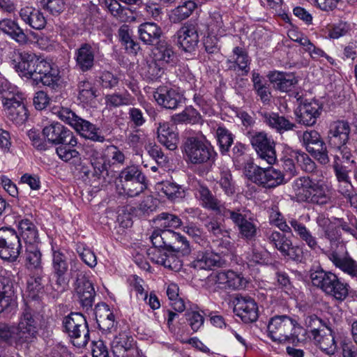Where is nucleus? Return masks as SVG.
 <instances>
[{"mask_svg": "<svg viewBox=\"0 0 357 357\" xmlns=\"http://www.w3.org/2000/svg\"><path fill=\"white\" fill-rule=\"evenodd\" d=\"M15 69L22 76L31 78L37 84L54 86L59 80V70L44 59L38 58L34 54L22 52Z\"/></svg>", "mask_w": 357, "mask_h": 357, "instance_id": "f257e3e1", "label": "nucleus"}, {"mask_svg": "<svg viewBox=\"0 0 357 357\" xmlns=\"http://www.w3.org/2000/svg\"><path fill=\"white\" fill-rule=\"evenodd\" d=\"M268 332L274 342L296 344L305 340V331L292 317L286 314L271 317L268 324Z\"/></svg>", "mask_w": 357, "mask_h": 357, "instance_id": "f03ea898", "label": "nucleus"}, {"mask_svg": "<svg viewBox=\"0 0 357 357\" xmlns=\"http://www.w3.org/2000/svg\"><path fill=\"white\" fill-rule=\"evenodd\" d=\"M310 279L314 286L337 301H342L348 296L349 284L342 281L331 271H326L321 268L311 271Z\"/></svg>", "mask_w": 357, "mask_h": 357, "instance_id": "7ed1b4c3", "label": "nucleus"}, {"mask_svg": "<svg viewBox=\"0 0 357 357\" xmlns=\"http://www.w3.org/2000/svg\"><path fill=\"white\" fill-rule=\"evenodd\" d=\"M186 161L193 165H202L215 160L216 153L209 142L204 137H189L183 144Z\"/></svg>", "mask_w": 357, "mask_h": 357, "instance_id": "20e7f679", "label": "nucleus"}, {"mask_svg": "<svg viewBox=\"0 0 357 357\" xmlns=\"http://www.w3.org/2000/svg\"><path fill=\"white\" fill-rule=\"evenodd\" d=\"M63 331L72 344L77 348L84 347L90 338V332L85 317L79 312H71L63 319Z\"/></svg>", "mask_w": 357, "mask_h": 357, "instance_id": "39448f33", "label": "nucleus"}, {"mask_svg": "<svg viewBox=\"0 0 357 357\" xmlns=\"http://www.w3.org/2000/svg\"><path fill=\"white\" fill-rule=\"evenodd\" d=\"M0 99L7 118L17 125L23 124L28 119V110L23 93L18 91H3Z\"/></svg>", "mask_w": 357, "mask_h": 357, "instance_id": "423d86ee", "label": "nucleus"}, {"mask_svg": "<svg viewBox=\"0 0 357 357\" xmlns=\"http://www.w3.org/2000/svg\"><path fill=\"white\" fill-rule=\"evenodd\" d=\"M59 118L70 126L84 138L93 142H103L105 137L101 135L100 129L94 124L86 121L67 107H62L57 112Z\"/></svg>", "mask_w": 357, "mask_h": 357, "instance_id": "0eeeda50", "label": "nucleus"}, {"mask_svg": "<svg viewBox=\"0 0 357 357\" xmlns=\"http://www.w3.org/2000/svg\"><path fill=\"white\" fill-rule=\"evenodd\" d=\"M245 175L252 182L265 188H273L283 183L284 175L273 167L262 168L252 162L247 163Z\"/></svg>", "mask_w": 357, "mask_h": 357, "instance_id": "6e6552de", "label": "nucleus"}, {"mask_svg": "<svg viewBox=\"0 0 357 357\" xmlns=\"http://www.w3.org/2000/svg\"><path fill=\"white\" fill-rule=\"evenodd\" d=\"M18 344L21 347L34 342L39 334V324L31 310L26 308L19 317L15 326Z\"/></svg>", "mask_w": 357, "mask_h": 357, "instance_id": "1a4fd4ad", "label": "nucleus"}, {"mask_svg": "<svg viewBox=\"0 0 357 357\" xmlns=\"http://www.w3.org/2000/svg\"><path fill=\"white\" fill-rule=\"evenodd\" d=\"M247 280L232 271L212 272L206 278V284L213 291L218 289H239L246 287Z\"/></svg>", "mask_w": 357, "mask_h": 357, "instance_id": "9d476101", "label": "nucleus"}, {"mask_svg": "<svg viewBox=\"0 0 357 357\" xmlns=\"http://www.w3.org/2000/svg\"><path fill=\"white\" fill-rule=\"evenodd\" d=\"M22 243L17 231L11 227L0 228V257L15 261L22 251Z\"/></svg>", "mask_w": 357, "mask_h": 357, "instance_id": "9b49d317", "label": "nucleus"}, {"mask_svg": "<svg viewBox=\"0 0 357 357\" xmlns=\"http://www.w3.org/2000/svg\"><path fill=\"white\" fill-rule=\"evenodd\" d=\"M252 146L260 158L269 165L277 160L275 144L273 139L265 132H249L248 133Z\"/></svg>", "mask_w": 357, "mask_h": 357, "instance_id": "f8f14e48", "label": "nucleus"}, {"mask_svg": "<svg viewBox=\"0 0 357 357\" xmlns=\"http://www.w3.org/2000/svg\"><path fill=\"white\" fill-rule=\"evenodd\" d=\"M268 241L275 248L280 254L289 259L301 261L303 252L301 248L294 245L290 238L278 231H268L266 234Z\"/></svg>", "mask_w": 357, "mask_h": 357, "instance_id": "ddd939ff", "label": "nucleus"}, {"mask_svg": "<svg viewBox=\"0 0 357 357\" xmlns=\"http://www.w3.org/2000/svg\"><path fill=\"white\" fill-rule=\"evenodd\" d=\"M42 133L46 141L54 145L63 144L75 147L78 143L73 132L59 122L45 126Z\"/></svg>", "mask_w": 357, "mask_h": 357, "instance_id": "4468645a", "label": "nucleus"}, {"mask_svg": "<svg viewBox=\"0 0 357 357\" xmlns=\"http://www.w3.org/2000/svg\"><path fill=\"white\" fill-rule=\"evenodd\" d=\"M52 269L54 285L53 288L62 292L68 287L69 280L66 276L68 270V257L60 250L52 249Z\"/></svg>", "mask_w": 357, "mask_h": 357, "instance_id": "2eb2a0df", "label": "nucleus"}, {"mask_svg": "<svg viewBox=\"0 0 357 357\" xmlns=\"http://www.w3.org/2000/svg\"><path fill=\"white\" fill-rule=\"evenodd\" d=\"M75 273V296L84 310L88 311L91 309L96 296L93 284L86 278L84 272L76 271L72 272L73 277Z\"/></svg>", "mask_w": 357, "mask_h": 357, "instance_id": "dca6fc26", "label": "nucleus"}, {"mask_svg": "<svg viewBox=\"0 0 357 357\" xmlns=\"http://www.w3.org/2000/svg\"><path fill=\"white\" fill-rule=\"evenodd\" d=\"M198 29L197 23L188 22L177 31V43L183 51L190 52L197 46L199 41Z\"/></svg>", "mask_w": 357, "mask_h": 357, "instance_id": "f3484780", "label": "nucleus"}, {"mask_svg": "<svg viewBox=\"0 0 357 357\" xmlns=\"http://www.w3.org/2000/svg\"><path fill=\"white\" fill-rule=\"evenodd\" d=\"M111 347L114 357H135L138 354L139 349L134 338L126 332L115 336Z\"/></svg>", "mask_w": 357, "mask_h": 357, "instance_id": "a211bd4d", "label": "nucleus"}, {"mask_svg": "<svg viewBox=\"0 0 357 357\" xmlns=\"http://www.w3.org/2000/svg\"><path fill=\"white\" fill-rule=\"evenodd\" d=\"M342 252L335 250L330 251L328 257L333 264L343 273L351 277H357V261L347 252L344 245H340Z\"/></svg>", "mask_w": 357, "mask_h": 357, "instance_id": "6ab92c4d", "label": "nucleus"}, {"mask_svg": "<svg viewBox=\"0 0 357 357\" xmlns=\"http://www.w3.org/2000/svg\"><path fill=\"white\" fill-rule=\"evenodd\" d=\"M234 311L245 323H252L258 319V306L253 298L239 296L236 298Z\"/></svg>", "mask_w": 357, "mask_h": 357, "instance_id": "aec40b11", "label": "nucleus"}, {"mask_svg": "<svg viewBox=\"0 0 357 357\" xmlns=\"http://www.w3.org/2000/svg\"><path fill=\"white\" fill-rule=\"evenodd\" d=\"M351 128L347 121L337 120L329 126L327 140L330 147L348 143Z\"/></svg>", "mask_w": 357, "mask_h": 357, "instance_id": "412c9836", "label": "nucleus"}, {"mask_svg": "<svg viewBox=\"0 0 357 357\" xmlns=\"http://www.w3.org/2000/svg\"><path fill=\"white\" fill-rule=\"evenodd\" d=\"M153 98L159 105L169 109L178 108L183 101V96L177 90L167 86L158 87Z\"/></svg>", "mask_w": 357, "mask_h": 357, "instance_id": "4be33fe9", "label": "nucleus"}, {"mask_svg": "<svg viewBox=\"0 0 357 357\" xmlns=\"http://www.w3.org/2000/svg\"><path fill=\"white\" fill-rule=\"evenodd\" d=\"M226 218H229L238 227L239 236L246 241H252L257 236V227L250 220L246 219L240 211H230Z\"/></svg>", "mask_w": 357, "mask_h": 357, "instance_id": "5701e85b", "label": "nucleus"}, {"mask_svg": "<svg viewBox=\"0 0 357 357\" xmlns=\"http://www.w3.org/2000/svg\"><path fill=\"white\" fill-rule=\"evenodd\" d=\"M321 105L317 101L303 102L296 112L298 123L307 126L314 125L321 115Z\"/></svg>", "mask_w": 357, "mask_h": 357, "instance_id": "b1692460", "label": "nucleus"}, {"mask_svg": "<svg viewBox=\"0 0 357 357\" xmlns=\"http://www.w3.org/2000/svg\"><path fill=\"white\" fill-rule=\"evenodd\" d=\"M312 336L319 348L328 355L333 354L337 345L332 331L328 327L321 329L313 328L311 330Z\"/></svg>", "mask_w": 357, "mask_h": 357, "instance_id": "393cba45", "label": "nucleus"}, {"mask_svg": "<svg viewBox=\"0 0 357 357\" xmlns=\"http://www.w3.org/2000/svg\"><path fill=\"white\" fill-rule=\"evenodd\" d=\"M158 142L170 151L176 149L178 143V133L174 125L162 121L157 128Z\"/></svg>", "mask_w": 357, "mask_h": 357, "instance_id": "a878e982", "label": "nucleus"}, {"mask_svg": "<svg viewBox=\"0 0 357 357\" xmlns=\"http://www.w3.org/2000/svg\"><path fill=\"white\" fill-rule=\"evenodd\" d=\"M97 324L100 330L111 333L116 330L117 322L114 314L105 303L98 304L95 310Z\"/></svg>", "mask_w": 357, "mask_h": 357, "instance_id": "bb28decb", "label": "nucleus"}, {"mask_svg": "<svg viewBox=\"0 0 357 357\" xmlns=\"http://www.w3.org/2000/svg\"><path fill=\"white\" fill-rule=\"evenodd\" d=\"M260 116L266 126L280 133L291 130L295 127L294 123L276 112H261Z\"/></svg>", "mask_w": 357, "mask_h": 357, "instance_id": "cd10ccee", "label": "nucleus"}, {"mask_svg": "<svg viewBox=\"0 0 357 357\" xmlns=\"http://www.w3.org/2000/svg\"><path fill=\"white\" fill-rule=\"evenodd\" d=\"M0 30L20 45H24L29 42L27 35L14 20H0Z\"/></svg>", "mask_w": 357, "mask_h": 357, "instance_id": "c85d7f7f", "label": "nucleus"}, {"mask_svg": "<svg viewBox=\"0 0 357 357\" xmlns=\"http://www.w3.org/2000/svg\"><path fill=\"white\" fill-rule=\"evenodd\" d=\"M164 237L167 238L166 248L183 255H188L190 251V245L187 239L179 233L172 229L165 230Z\"/></svg>", "mask_w": 357, "mask_h": 357, "instance_id": "c756f323", "label": "nucleus"}, {"mask_svg": "<svg viewBox=\"0 0 357 357\" xmlns=\"http://www.w3.org/2000/svg\"><path fill=\"white\" fill-rule=\"evenodd\" d=\"M19 14L22 20L34 29L40 30L45 26L47 22L43 13L36 8L25 6L20 9Z\"/></svg>", "mask_w": 357, "mask_h": 357, "instance_id": "7c9ffc66", "label": "nucleus"}, {"mask_svg": "<svg viewBox=\"0 0 357 357\" xmlns=\"http://www.w3.org/2000/svg\"><path fill=\"white\" fill-rule=\"evenodd\" d=\"M76 66L82 72L91 70L94 64L95 50L88 43L82 44L75 53Z\"/></svg>", "mask_w": 357, "mask_h": 357, "instance_id": "2f4dec72", "label": "nucleus"}, {"mask_svg": "<svg viewBox=\"0 0 357 357\" xmlns=\"http://www.w3.org/2000/svg\"><path fill=\"white\" fill-rule=\"evenodd\" d=\"M140 40L146 45H153L159 43L162 31L161 28L153 22H145L138 26Z\"/></svg>", "mask_w": 357, "mask_h": 357, "instance_id": "473e14b6", "label": "nucleus"}, {"mask_svg": "<svg viewBox=\"0 0 357 357\" xmlns=\"http://www.w3.org/2000/svg\"><path fill=\"white\" fill-rule=\"evenodd\" d=\"M233 56L227 60V67L229 70H241L247 74L250 70V61L248 54L241 47H236L233 49Z\"/></svg>", "mask_w": 357, "mask_h": 357, "instance_id": "72a5a7b5", "label": "nucleus"}, {"mask_svg": "<svg viewBox=\"0 0 357 357\" xmlns=\"http://www.w3.org/2000/svg\"><path fill=\"white\" fill-rule=\"evenodd\" d=\"M268 78L275 88L282 92L290 91L298 82L294 75L279 71L271 73L268 75Z\"/></svg>", "mask_w": 357, "mask_h": 357, "instance_id": "f704fd0d", "label": "nucleus"}, {"mask_svg": "<svg viewBox=\"0 0 357 357\" xmlns=\"http://www.w3.org/2000/svg\"><path fill=\"white\" fill-rule=\"evenodd\" d=\"M17 228L23 241L28 245L38 244L39 242L38 231L32 221L23 218L18 221Z\"/></svg>", "mask_w": 357, "mask_h": 357, "instance_id": "c9c22d12", "label": "nucleus"}, {"mask_svg": "<svg viewBox=\"0 0 357 357\" xmlns=\"http://www.w3.org/2000/svg\"><path fill=\"white\" fill-rule=\"evenodd\" d=\"M220 257L210 252H199L195 259L190 262V266L197 270L211 269L218 265Z\"/></svg>", "mask_w": 357, "mask_h": 357, "instance_id": "e433bc0d", "label": "nucleus"}, {"mask_svg": "<svg viewBox=\"0 0 357 357\" xmlns=\"http://www.w3.org/2000/svg\"><path fill=\"white\" fill-rule=\"evenodd\" d=\"M309 191L310 195V197L307 199L306 202L307 203L321 205L326 204L330 200L327 187L322 183L312 180Z\"/></svg>", "mask_w": 357, "mask_h": 357, "instance_id": "4c0bfd02", "label": "nucleus"}, {"mask_svg": "<svg viewBox=\"0 0 357 357\" xmlns=\"http://www.w3.org/2000/svg\"><path fill=\"white\" fill-rule=\"evenodd\" d=\"M312 182V179L309 176H301L291 183L292 190L298 201L306 202L307 197H310L309 190Z\"/></svg>", "mask_w": 357, "mask_h": 357, "instance_id": "58836bf2", "label": "nucleus"}, {"mask_svg": "<svg viewBox=\"0 0 357 357\" xmlns=\"http://www.w3.org/2000/svg\"><path fill=\"white\" fill-rule=\"evenodd\" d=\"M0 345L21 347L18 344L15 325L0 323Z\"/></svg>", "mask_w": 357, "mask_h": 357, "instance_id": "ea45409f", "label": "nucleus"}, {"mask_svg": "<svg viewBox=\"0 0 357 357\" xmlns=\"http://www.w3.org/2000/svg\"><path fill=\"white\" fill-rule=\"evenodd\" d=\"M158 189L172 201L182 199L185 196L184 188L173 181H162L158 184Z\"/></svg>", "mask_w": 357, "mask_h": 357, "instance_id": "a19ab883", "label": "nucleus"}, {"mask_svg": "<svg viewBox=\"0 0 357 357\" xmlns=\"http://www.w3.org/2000/svg\"><path fill=\"white\" fill-rule=\"evenodd\" d=\"M196 8L195 1H186L171 11L170 20L174 23H178L189 17Z\"/></svg>", "mask_w": 357, "mask_h": 357, "instance_id": "79ce46f5", "label": "nucleus"}, {"mask_svg": "<svg viewBox=\"0 0 357 357\" xmlns=\"http://www.w3.org/2000/svg\"><path fill=\"white\" fill-rule=\"evenodd\" d=\"M14 303V291L9 282L0 278V313Z\"/></svg>", "mask_w": 357, "mask_h": 357, "instance_id": "37998d69", "label": "nucleus"}, {"mask_svg": "<svg viewBox=\"0 0 357 357\" xmlns=\"http://www.w3.org/2000/svg\"><path fill=\"white\" fill-rule=\"evenodd\" d=\"M153 55L155 60L165 63H173L175 59V54L172 47L165 41H160L153 50Z\"/></svg>", "mask_w": 357, "mask_h": 357, "instance_id": "c03bdc74", "label": "nucleus"}, {"mask_svg": "<svg viewBox=\"0 0 357 357\" xmlns=\"http://www.w3.org/2000/svg\"><path fill=\"white\" fill-rule=\"evenodd\" d=\"M299 138L309 153L314 151V149H315L313 146L317 148H323L324 146V142L321 139L319 133L316 130L305 131Z\"/></svg>", "mask_w": 357, "mask_h": 357, "instance_id": "a18cd8bd", "label": "nucleus"}, {"mask_svg": "<svg viewBox=\"0 0 357 357\" xmlns=\"http://www.w3.org/2000/svg\"><path fill=\"white\" fill-rule=\"evenodd\" d=\"M119 37L121 44L130 54H136L139 49V44L134 40L132 32L128 25H122L119 29Z\"/></svg>", "mask_w": 357, "mask_h": 357, "instance_id": "49530a36", "label": "nucleus"}, {"mask_svg": "<svg viewBox=\"0 0 357 357\" xmlns=\"http://www.w3.org/2000/svg\"><path fill=\"white\" fill-rule=\"evenodd\" d=\"M135 98L128 93H114L105 96V104L109 107H119L124 105H133Z\"/></svg>", "mask_w": 357, "mask_h": 357, "instance_id": "de8ad7c7", "label": "nucleus"}, {"mask_svg": "<svg viewBox=\"0 0 357 357\" xmlns=\"http://www.w3.org/2000/svg\"><path fill=\"white\" fill-rule=\"evenodd\" d=\"M26 266L29 269L41 268L42 254L37 244L26 245Z\"/></svg>", "mask_w": 357, "mask_h": 357, "instance_id": "09e8293b", "label": "nucleus"}, {"mask_svg": "<svg viewBox=\"0 0 357 357\" xmlns=\"http://www.w3.org/2000/svg\"><path fill=\"white\" fill-rule=\"evenodd\" d=\"M155 223L164 230L177 229L182 225V220L176 215L169 213H161L155 219Z\"/></svg>", "mask_w": 357, "mask_h": 357, "instance_id": "8fccbe9b", "label": "nucleus"}, {"mask_svg": "<svg viewBox=\"0 0 357 357\" xmlns=\"http://www.w3.org/2000/svg\"><path fill=\"white\" fill-rule=\"evenodd\" d=\"M201 206L208 210L214 211L217 215L226 218L231 210L227 208L213 194L208 197Z\"/></svg>", "mask_w": 357, "mask_h": 357, "instance_id": "3c124183", "label": "nucleus"}, {"mask_svg": "<svg viewBox=\"0 0 357 357\" xmlns=\"http://www.w3.org/2000/svg\"><path fill=\"white\" fill-rule=\"evenodd\" d=\"M291 157L296 160L301 168L306 172H313L316 169L315 162L310 158V156L301 151H293Z\"/></svg>", "mask_w": 357, "mask_h": 357, "instance_id": "603ef678", "label": "nucleus"}, {"mask_svg": "<svg viewBox=\"0 0 357 357\" xmlns=\"http://www.w3.org/2000/svg\"><path fill=\"white\" fill-rule=\"evenodd\" d=\"M269 222L283 232H291V227L288 225L284 216L276 206H273L270 208Z\"/></svg>", "mask_w": 357, "mask_h": 357, "instance_id": "864d4df0", "label": "nucleus"}, {"mask_svg": "<svg viewBox=\"0 0 357 357\" xmlns=\"http://www.w3.org/2000/svg\"><path fill=\"white\" fill-rule=\"evenodd\" d=\"M144 181L145 180H137L121 183V193L130 197L138 196L146 188Z\"/></svg>", "mask_w": 357, "mask_h": 357, "instance_id": "5fc2aeb1", "label": "nucleus"}, {"mask_svg": "<svg viewBox=\"0 0 357 357\" xmlns=\"http://www.w3.org/2000/svg\"><path fill=\"white\" fill-rule=\"evenodd\" d=\"M137 180H145V176L136 166L128 167L123 169L119 174L121 184Z\"/></svg>", "mask_w": 357, "mask_h": 357, "instance_id": "6e6d98bb", "label": "nucleus"}, {"mask_svg": "<svg viewBox=\"0 0 357 357\" xmlns=\"http://www.w3.org/2000/svg\"><path fill=\"white\" fill-rule=\"evenodd\" d=\"M216 136L220 151L222 153L227 152L233 143L234 139L231 133L226 128L219 127L216 130Z\"/></svg>", "mask_w": 357, "mask_h": 357, "instance_id": "4d7b16f0", "label": "nucleus"}, {"mask_svg": "<svg viewBox=\"0 0 357 357\" xmlns=\"http://www.w3.org/2000/svg\"><path fill=\"white\" fill-rule=\"evenodd\" d=\"M68 145L61 144L56 149L59 158L64 162H74L79 159V152Z\"/></svg>", "mask_w": 357, "mask_h": 357, "instance_id": "13d9d810", "label": "nucleus"}, {"mask_svg": "<svg viewBox=\"0 0 357 357\" xmlns=\"http://www.w3.org/2000/svg\"><path fill=\"white\" fill-rule=\"evenodd\" d=\"M79 100L84 103H89L96 96L91 83L88 81L81 82L78 86Z\"/></svg>", "mask_w": 357, "mask_h": 357, "instance_id": "bf43d9fd", "label": "nucleus"}, {"mask_svg": "<svg viewBox=\"0 0 357 357\" xmlns=\"http://www.w3.org/2000/svg\"><path fill=\"white\" fill-rule=\"evenodd\" d=\"M337 190L350 202L351 206L357 204V194L349 181L339 182Z\"/></svg>", "mask_w": 357, "mask_h": 357, "instance_id": "052dcab7", "label": "nucleus"}, {"mask_svg": "<svg viewBox=\"0 0 357 357\" xmlns=\"http://www.w3.org/2000/svg\"><path fill=\"white\" fill-rule=\"evenodd\" d=\"M42 7L53 15H58L64 10L63 0H42Z\"/></svg>", "mask_w": 357, "mask_h": 357, "instance_id": "680f3d73", "label": "nucleus"}, {"mask_svg": "<svg viewBox=\"0 0 357 357\" xmlns=\"http://www.w3.org/2000/svg\"><path fill=\"white\" fill-rule=\"evenodd\" d=\"M42 281L43 278L40 276L31 278L28 280L27 291H29V296L32 299H36L43 290L44 285Z\"/></svg>", "mask_w": 357, "mask_h": 357, "instance_id": "e2e57ef3", "label": "nucleus"}, {"mask_svg": "<svg viewBox=\"0 0 357 357\" xmlns=\"http://www.w3.org/2000/svg\"><path fill=\"white\" fill-rule=\"evenodd\" d=\"M210 22L208 24V29L213 33L221 34L224 31V23L222 15L218 11L211 13L210 15Z\"/></svg>", "mask_w": 357, "mask_h": 357, "instance_id": "0e129e2a", "label": "nucleus"}, {"mask_svg": "<svg viewBox=\"0 0 357 357\" xmlns=\"http://www.w3.org/2000/svg\"><path fill=\"white\" fill-rule=\"evenodd\" d=\"M105 5L110 13L120 21L126 20V10L116 0H105Z\"/></svg>", "mask_w": 357, "mask_h": 357, "instance_id": "69168bd1", "label": "nucleus"}, {"mask_svg": "<svg viewBox=\"0 0 357 357\" xmlns=\"http://www.w3.org/2000/svg\"><path fill=\"white\" fill-rule=\"evenodd\" d=\"M158 201L152 196L149 195L142 199L137 207L139 215H146L155 210Z\"/></svg>", "mask_w": 357, "mask_h": 357, "instance_id": "338daca9", "label": "nucleus"}, {"mask_svg": "<svg viewBox=\"0 0 357 357\" xmlns=\"http://www.w3.org/2000/svg\"><path fill=\"white\" fill-rule=\"evenodd\" d=\"M183 231L185 232L189 236L192 237L194 241L204 246L206 241L203 236L202 230L195 225H188L183 227Z\"/></svg>", "mask_w": 357, "mask_h": 357, "instance_id": "774afa93", "label": "nucleus"}]
</instances>
